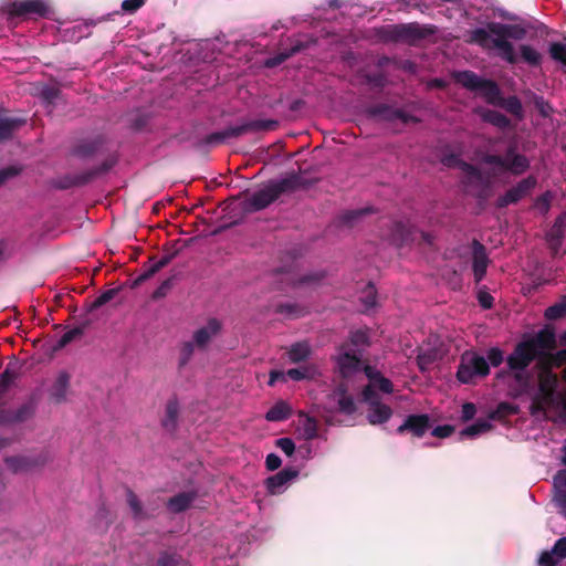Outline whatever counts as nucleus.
<instances>
[{
  "label": "nucleus",
  "mask_w": 566,
  "mask_h": 566,
  "mask_svg": "<svg viewBox=\"0 0 566 566\" xmlns=\"http://www.w3.org/2000/svg\"><path fill=\"white\" fill-rule=\"evenodd\" d=\"M15 174L11 169H3L0 171V184H2L9 176Z\"/></svg>",
  "instance_id": "8fccbe9b"
},
{
  "label": "nucleus",
  "mask_w": 566,
  "mask_h": 566,
  "mask_svg": "<svg viewBox=\"0 0 566 566\" xmlns=\"http://www.w3.org/2000/svg\"><path fill=\"white\" fill-rule=\"evenodd\" d=\"M432 85L440 86L442 85V82L440 80H434L431 82Z\"/></svg>",
  "instance_id": "6e6d98bb"
},
{
  "label": "nucleus",
  "mask_w": 566,
  "mask_h": 566,
  "mask_svg": "<svg viewBox=\"0 0 566 566\" xmlns=\"http://www.w3.org/2000/svg\"><path fill=\"white\" fill-rule=\"evenodd\" d=\"M536 186V179L528 177L522 180L517 186L510 189L501 199L500 206H507L514 203L524 196L528 195Z\"/></svg>",
  "instance_id": "4468645a"
},
{
  "label": "nucleus",
  "mask_w": 566,
  "mask_h": 566,
  "mask_svg": "<svg viewBox=\"0 0 566 566\" xmlns=\"http://www.w3.org/2000/svg\"><path fill=\"white\" fill-rule=\"evenodd\" d=\"M42 95L48 102H51L56 97L57 91L55 88H44Z\"/></svg>",
  "instance_id": "de8ad7c7"
},
{
  "label": "nucleus",
  "mask_w": 566,
  "mask_h": 566,
  "mask_svg": "<svg viewBox=\"0 0 566 566\" xmlns=\"http://www.w3.org/2000/svg\"><path fill=\"white\" fill-rule=\"evenodd\" d=\"M276 446L289 457L292 455L295 450L294 442L289 438H281L276 440Z\"/></svg>",
  "instance_id": "e433bc0d"
},
{
  "label": "nucleus",
  "mask_w": 566,
  "mask_h": 566,
  "mask_svg": "<svg viewBox=\"0 0 566 566\" xmlns=\"http://www.w3.org/2000/svg\"><path fill=\"white\" fill-rule=\"evenodd\" d=\"M221 331V323L217 318H209L206 324L193 332V342L198 347H206Z\"/></svg>",
  "instance_id": "f8f14e48"
},
{
  "label": "nucleus",
  "mask_w": 566,
  "mask_h": 566,
  "mask_svg": "<svg viewBox=\"0 0 566 566\" xmlns=\"http://www.w3.org/2000/svg\"><path fill=\"white\" fill-rule=\"evenodd\" d=\"M310 355V346L307 343H296L289 350V358L292 363L305 360Z\"/></svg>",
  "instance_id": "4be33fe9"
},
{
  "label": "nucleus",
  "mask_w": 566,
  "mask_h": 566,
  "mask_svg": "<svg viewBox=\"0 0 566 566\" xmlns=\"http://www.w3.org/2000/svg\"><path fill=\"white\" fill-rule=\"evenodd\" d=\"M429 363V359L426 355H419L418 356V365L423 370L426 369L427 364Z\"/></svg>",
  "instance_id": "3c124183"
},
{
  "label": "nucleus",
  "mask_w": 566,
  "mask_h": 566,
  "mask_svg": "<svg viewBox=\"0 0 566 566\" xmlns=\"http://www.w3.org/2000/svg\"><path fill=\"white\" fill-rule=\"evenodd\" d=\"M168 258H164L161 259L160 261H158L155 265L151 266V269L149 270L148 275L150 274H154L155 272H157L159 269H161L163 266H165L167 263H168Z\"/></svg>",
  "instance_id": "09e8293b"
},
{
  "label": "nucleus",
  "mask_w": 566,
  "mask_h": 566,
  "mask_svg": "<svg viewBox=\"0 0 566 566\" xmlns=\"http://www.w3.org/2000/svg\"><path fill=\"white\" fill-rule=\"evenodd\" d=\"M553 501L563 514H566V488H554Z\"/></svg>",
  "instance_id": "c756f323"
},
{
  "label": "nucleus",
  "mask_w": 566,
  "mask_h": 566,
  "mask_svg": "<svg viewBox=\"0 0 566 566\" xmlns=\"http://www.w3.org/2000/svg\"><path fill=\"white\" fill-rule=\"evenodd\" d=\"M562 340L566 343V332L562 335Z\"/></svg>",
  "instance_id": "4d7b16f0"
},
{
  "label": "nucleus",
  "mask_w": 566,
  "mask_h": 566,
  "mask_svg": "<svg viewBox=\"0 0 566 566\" xmlns=\"http://www.w3.org/2000/svg\"><path fill=\"white\" fill-rule=\"evenodd\" d=\"M74 334H75V331H72V332L65 333V334L63 335L62 339H61V340H62V344H66V343H69V342L73 338Z\"/></svg>",
  "instance_id": "603ef678"
},
{
  "label": "nucleus",
  "mask_w": 566,
  "mask_h": 566,
  "mask_svg": "<svg viewBox=\"0 0 566 566\" xmlns=\"http://www.w3.org/2000/svg\"><path fill=\"white\" fill-rule=\"evenodd\" d=\"M481 117L484 122L491 123L492 125L500 128H504L509 125L506 117L496 111H483L481 112Z\"/></svg>",
  "instance_id": "393cba45"
},
{
  "label": "nucleus",
  "mask_w": 566,
  "mask_h": 566,
  "mask_svg": "<svg viewBox=\"0 0 566 566\" xmlns=\"http://www.w3.org/2000/svg\"><path fill=\"white\" fill-rule=\"evenodd\" d=\"M337 365L342 376L346 379V382L342 384L334 391V400L337 401L342 412L352 413L355 410V403L352 396L348 395V391L350 390L349 378L353 375L360 374V360L356 354L343 350L337 358Z\"/></svg>",
  "instance_id": "0eeeda50"
},
{
  "label": "nucleus",
  "mask_w": 566,
  "mask_h": 566,
  "mask_svg": "<svg viewBox=\"0 0 566 566\" xmlns=\"http://www.w3.org/2000/svg\"><path fill=\"white\" fill-rule=\"evenodd\" d=\"M563 379L566 381V366H565V369L563 371Z\"/></svg>",
  "instance_id": "13d9d810"
},
{
  "label": "nucleus",
  "mask_w": 566,
  "mask_h": 566,
  "mask_svg": "<svg viewBox=\"0 0 566 566\" xmlns=\"http://www.w3.org/2000/svg\"><path fill=\"white\" fill-rule=\"evenodd\" d=\"M453 432L452 426H439L432 430V436L438 438H447Z\"/></svg>",
  "instance_id": "a19ab883"
},
{
  "label": "nucleus",
  "mask_w": 566,
  "mask_h": 566,
  "mask_svg": "<svg viewBox=\"0 0 566 566\" xmlns=\"http://www.w3.org/2000/svg\"><path fill=\"white\" fill-rule=\"evenodd\" d=\"M369 338L367 329H357L352 333L350 340L353 345L360 346L367 344Z\"/></svg>",
  "instance_id": "f704fd0d"
},
{
  "label": "nucleus",
  "mask_w": 566,
  "mask_h": 566,
  "mask_svg": "<svg viewBox=\"0 0 566 566\" xmlns=\"http://www.w3.org/2000/svg\"><path fill=\"white\" fill-rule=\"evenodd\" d=\"M144 3L145 0H124L122 3V9L127 12H134L143 7Z\"/></svg>",
  "instance_id": "58836bf2"
},
{
  "label": "nucleus",
  "mask_w": 566,
  "mask_h": 566,
  "mask_svg": "<svg viewBox=\"0 0 566 566\" xmlns=\"http://www.w3.org/2000/svg\"><path fill=\"white\" fill-rule=\"evenodd\" d=\"M565 224H566V216L562 214L556 219L554 226L547 233L548 243L555 252L557 251V249L560 244V238L563 235Z\"/></svg>",
  "instance_id": "aec40b11"
},
{
  "label": "nucleus",
  "mask_w": 566,
  "mask_h": 566,
  "mask_svg": "<svg viewBox=\"0 0 566 566\" xmlns=\"http://www.w3.org/2000/svg\"><path fill=\"white\" fill-rule=\"evenodd\" d=\"M525 34L526 30L521 25L492 22L488 24L486 29L473 30L468 41L480 45L484 50L496 51L497 55L507 63L514 64L521 57L530 65H538L541 54L533 46L522 44L518 48V54L509 41L510 39L522 40Z\"/></svg>",
  "instance_id": "7ed1b4c3"
},
{
  "label": "nucleus",
  "mask_w": 566,
  "mask_h": 566,
  "mask_svg": "<svg viewBox=\"0 0 566 566\" xmlns=\"http://www.w3.org/2000/svg\"><path fill=\"white\" fill-rule=\"evenodd\" d=\"M475 415V406L473 403H464L462 406V418L464 420H470Z\"/></svg>",
  "instance_id": "a18cd8bd"
},
{
  "label": "nucleus",
  "mask_w": 566,
  "mask_h": 566,
  "mask_svg": "<svg viewBox=\"0 0 566 566\" xmlns=\"http://www.w3.org/2000/svg\"><path fill=\"white\" fill-rule=\"evenodd\" d=\"M478 298L482 307L490 308L492 306L493 297L489 293L480 291Z\"/></svg>",
  "instance_id": "c03bdc74"
},
{
  "label": "nucleus",
  "mask_w": 566,
  "mask_h": 566,
  "mask_svg": "<svg viewBox=\"0 0 566 566\" xmlns=\"http://www.w3.org/2000/svg\"><path fill=\"white\" fill-rule=\"evenodd\" d=\"M279 193L280 189L276 186L265 187L252 196L251 206L255 210L263 209L274 201Z\"/></svg>",
  "instance_id": "dca6fc26"
},
{
  "label": "nucleus",
  "mask_w": 566,
  "mask_h": 566,
  "mask_svg": "<svg viewBox=\"0 0 566 566\" xmlns=\"http://www.w3.org/2000/svg\"><path fill=\"white\" fill-rule=\"evenodd\" d=\"M195 342H186L181 345L180 348V363L182 365L187 364L193 353Z\"/></svg>",
  "instance_id": "c9c22d12"
},
{
  "label": "nucleus",
  "mask_w": 566,
  "mask_h": 566,
  "mask_svg": "<svg viewBox=\"0 0 566 566\" xmlns=\"http://www.w3.org/2000/svg\"><path fill=\"white\" fill-rule=\"evenodd\" d=\"M394 241L397 242V243H402L405 241V238L402 235L400 237H395L394 238Z\"/></svg>",
  "instance_id": "5fc2aeb1"
},
{
  "label": "nucleus",
  "mask_w": 566,
  "mask_h": 566,
  "mask_svg": "<svg viewBox=\"0 0 566 566\" xmlns=\"http://www.w3.org/2000/svg\"><path fill=\"white\" fill-rule=\"evenodd\" d=\"M364 374L368 379V385L363 391V399L368 405L367 418L371 424L386 422L391 416V409L380 402L377 391L390 394L392 391L391 382L381 376V374L371 367H365Z\"/></svg>",
  "instance_id": "20e7f679"
},
{
  "label": "nucleus",
  "mask_w": 566,
  "mask_h": 566,
  "mask_svg": "<svg viewBox=\"0 0 566 566\" xmlns=\"http://www.w3.org/2000/svg\"><path fill=\"white\" fill-rule=\"evenodd\" d=\"M301 422L304 427V434L307 439H313L317 434L316 421L307 416H301Z\"/></svg>",
  "instance_id": "c85d7f7f"
},
{
  "label": "nucleus",
  "mask_w": 566,
  "mask_h": 566,
  "mask_svg": "<svg viewBox=\"0 0 566 566\" xmlns=\"http://www.w3.org/2000/svg\"><path fill=\"white\" fill-rule=\"evenodd\" d=\"M297 475V470L284 469L279 473L268 478L265 484L269 493L273 495L283 493L289 483L293 481Z\"/></svg>",
  "instance_id": "9b49d317"
},
{
  "label": "nucleus",
  "mask_w": 566,
  "mask_h": 566,
  "mask_svg": "<svg viewBox=\"0 0 566 566\" xmlns=\"http://www.w3.org/2000/svg\"><path fill=\"white\" fill-rule=\"evenodd\" d=\"M67 385L69 377L65 374H61L51 388V396L57 401L63 400L66 394Z\"/></svg>",
  "instance_id": "5701e85b"
},
{
  "label": "nucleus",
  "mask_w": 566,
  "mask_h": 566,
  "mask_svg": "<svg viewBox=\"0 0 566 566\" xmlns=\"http://www.w3.org/2000/svg\"><path fill=\"white\" fill-rule=\"evenodd\" d=\"M555 344L554 332L544 328L534 337L518 344L509 357L507 364L517 384L513 391L515 395H522L530 387V379L524 375V369L533 359L538 358V389L532 401V413H543L547 418L557 416L566 421V389L556 392L558 379L553 373V367H559L566 361V349L552 354Z\"/></svg>",
  "instance_id": "f257e3e1"
},
{
  "label": "nucleus",
  "mask_w": 566,
  "mask_h": 566,
  "mask_svg": "<svg viewBox=\"0 0 566 566\" xmlns=\"http://www.w3.org/2000/svg\"><path fill=\"white\" fill-rule=\"evenodd\" d=\"M127 503H128L134 516L142 517V510H140L139 501L136 497V495L133 494L132 492L127 493Z\"/></svg>",
  "instance_id": "4c0bfd02"
},
{
  "label": "nucleus",
  "mask_w": 566,
  "mask_h": 566,
  "mask_svg": "<svg viewBox=\"0 0 566 566\" xmlns=\"http://www.w3.org/2000/svg\"><path fill=\"white\" fill-rule=\"evenodd\" d=\"M457 82L472 90L486 99L488 103L499 105L511 114L522 117V104L516 97L502 98L500 90L494 82L480 78L474 73L465 71L457 75Z\"/></svg>",
  "instance_id": "39448f33"
},
{
  "label": "nucleus",
  "mask_w": 566,
  "mask_h": 566,
  "mask_svg": "<svg viewBox=\"0 0 566 566\" xmlns=\"http://www.w3.org/2000/svg\"><path fill=\"white\" fill-rule=\"evenodd\" d=\"M192 501V496L187 493H181L169 501V509L172 512H181L186 510Z\"/></svg>",
  "instance_id": "a878e982"
},
{
  "label": "nucleus",
  "mask_w": 566,
  "mask_h": 566,
  "mask_svg": "<svg viewBox=\"0 0 566 566\" xmlns=\"http://www.w3.org/2000/svg\"><path fill=\"white\" fill-rule=\"evenodd\" d=\"M427 416H410L406 422L398 428L399 432L410 430L415 436L421 437L428 429Z\"/></svg>",
  "instance_id": "a211bd4d"
},
{
  "label": "nucleus",
  "mask_w": 566,
  "mask_h": 566,
  "mask_svg": "<svg viewBox=\"0 0 566 566\" xmlns=\"http://www.w3.org/2000/svg\"><path fill=\"white\" fill-rule=\"evenodd\" d=\"M14 375L9 370H6L0 376V423H11L14 421H21L28 417L30 413V408L23 406L15 411L7 410L3 407V395L9 388V386L13 382Z\"/></svg>",
  "instance_id": "1a4fd4ad"
},
{
  "label": "nucleus",
  "mask_w": 566,
  "mask_h": 566,
  "mask_svg": "<svg viewBox=\"0 0 566 566\" xmlns=\"http://www.w3.org/2000/svg\"><path fill=\"white\" fill-rule=\"evenodd\" d=\"M535 105H536V108L538 109V112L543 116H545V117L549 116V114L552 112V107L543 98H536Z\"/></svg>",
  "instance_id": "79ce46f5"
},
{
  "label": "nucleus",
  "mask_w": 566,
  "mask_h": 566,
  "mask_svg": "<svg viewBox=\"0 0 566 566\" xmlns=\"http://www.w3.org/2000/svg\"><path fill=\"white\" fill-rule=\"evenodd\" d=\"M6 463L13 472L27 470L31 465V461L23 455L9 457Z\"/></svg>",
  "instance_id": "bb28decb"
},
{
  "label": "nucleus",
  "mask_w": 566,
  "mask_h": 566,
  "mask_svg": "<svg viewBox=\"0 0 566 566\" xmlns=\"http://www.w3.org/2000/svg\"><path fill=\"white\" fill-rule=\"evenodd\" d=\"M551 55L554 60L560 62L566 65V44L563 43H553L551 45Z\"/></svg>",
  "instance_id": "473e14b6"
},
{
  "label": "nucleus",
  "mask_w": 566,
  "mask_h": 566,
  "mask_svg": "<svg viewBox=\"0 0 566 566\" xmlns=\"http://www.w3.org/2000/svg\"><path fill=\"white\" fill-rule=\"evenodd\" d=\"M473 254V272L475 276V281L480 282L486 272L488 268V255L485 253V249L479 242H474L472 247Z\"/></svg>",
  "instance_id": "2eb2a0df"
},
{
  "label": "nucleus",
  "mask_w": 566,
  "mask_h": 566,
  "mask_svg": "<svg viewBox=\"0 0 566 566\" xmlns=\"http://www.w3.org/2000/svg\"><path fill=\"white\" fill-rule=\"evenodd\" d=\"M566 557V536L559 538L551 552L542 553L539 557L541 566H553L557 560Z\"/></svg>",
  "instance_id": "f3484780"
},
{
  "label": "nucleus",
  "mask_w": 566,
  "mask_h": 566,
  "mask_svg": "<svg viewBox=\"0 0 566 566\" xmlns=\"http://www.w3.org/2000/svg\"><path fill=\"white\" fill-rule=\"evenodd\" d=\"M292 413V407L284 400L276 401L266 412L268 421L276 422L286 420Z\"/></svg>",
  "instance_id": "6ab92c4d"
},
{
  "label": "nucleus",
  "mask_w": 566,
  "mask_h": 566,
  "mask_svg": "<svg viewBox=\"0 0 566 566\" xmlns=\"http://www.w3.org/2000/svg\"><path fill=\"white\" fill-rule=\"evenodd\" d=\"M116 294V291L115 290H108L104 293H102L95 301V305L96 306H101L105 303H107L108 301H111Z\"/></svg>",
  "instance_id": "37998d69"
},
{
  "label": "nucleus",
  "mask_w": 566,
  "mask_h": 566,
  "mask_svg": "<svg viewBox=\"0 0 566 566\" xmlns=\"http://www.w3.org/2000/svg\"><path fill=\"white\" fill-rule=\"evenodd\" d=\"M19 124L12 118H0V139L7 138Z\"/></svg>",
  "instance_id": "2f4dec72"
},
{
  "label": "nucleus",
  "mask_w": 566,
  "mask_h": 566,
  "mask_svg": "<svg viewBox=\"0 0 566 566\" xmlns=\"http://www.w3.org/2000/svg\"><path fill=\"white\" fill-rule=\"evenodd\" d=\"M552 198L553 195L549 191L541 196L535 202L536 210H538L541 213L547 212Z\"/></svg>",
  "instance_id": "72a5a7b5"
},
{
  "label": "nucleus",
  "mask_w": 566,
  "mask_h": 566,
  "mask_svg": "<svg viewBox=\"0 0 566 566\" xmlns=\"http://www.w3.org/2000/svg\"><path fill=\"white\" fill-rule=\"evenodd\" d=\"M431 33H433L431 27L420 25L418 23L400 24L392 28V38L408 43H415Z\"/></svg>",
  "instance_id": "9d476101"
},
{
  "label": "nucleus",
  "mask_w": 566,
  "mask_h": 566,
  "mask_svg": "<svg viewBox=\"0 0 566 566\" xmlns=\"http://www.w3.org/2000/svg\"><path fill=\"white\" fill-rule=\"evenodd\" d=\"M7 444H9V440L0 438V449L4 448Z\"/></svg>",
  "instance_id": "864d4df0"
},
{
  "label": "nucleus",
  "mask_w": 566,
  "mask_h": 566,
  "mask_svg": "<svg viewBox=\"0 0 566 566\" xmlns=\"http://www.w3.org/2000/svg\"><path fill=\"white\" fill-rule=\"evenodd\" d=\"M179 412V403L176 399H170L166 403L165 417L163 419V426L170 429L175 426Z\"/></svg>",
  "instance_id": "412c9836"
},
{
  "label": "nucleus",
  "mask_w": 566,
  "mask_h": 566,
  "mask_svg": "<svg viewBox=\"0 0 566 566\" xmlns=\"http://www.w3.org/2000/svg\"><path fill=\"white\" fill-rule=\"evenodd\" d=\"M281 463H282V461L279 455H276L274 453L268 454L266 460H265V465H266L268 470L274 471L281 467Z\"/></svg>",
  "instance_id": "ea45409f"
},
{
  "label": "nucleus",
  "mask_w": 566,
  "mask_h": 566,
  "mask_svg": "<svg viewBox=\"0 0 566 566\" xmlns=\"http://www.w3.org/2000/svg\"><path fill=\"white\" fill-rule=\"evenodd\" d=\"M375 303H376L375 289H374V286L370 285L368 287L367 298L365 301V304H366V307H371L375 305Z\"/></svg>",
  "instance_id": "49530a36"
},
{
  "label": "nucleus",
  "mask_w": 566,
  "mask_h": 566,
  "mask_svg": "<svg viewBox=\"0 0 566 566\" xmlns=\"http://www.w3.org/2000/svg\"><path fill=\"white\" fill-rule=\"evenodd\" d=\"M476 159L486 170V174H483L475 167L462 161L455 155L446 156L442 161L446 166L460 168L465 190L478 197H483L485 195L491 175L496 176L505 172L518 175L525 171L530 165L526 157L514 153L513 147L507 149L504 157L479 151L476 154Z\"/></svg>",
  "instance_id": "f03ea898"
},
{
  "label": "nucleus",
  "mask_w": 566,
  "mask_h": 566,
  "mask_svg": "<svg viewBox=\"0 0 566 566\" xmlns=\"http://www.w3.org/2000/svg\"><path fill=\"white\" fill-rule=\"evenodd\" d=\"M503 361V353L497 348L488 352V360L475 353L467 352L461 357L457 373L458 379L463 384L472 382L476 377L489 374V363L499 366Z\"/></svg>",
  "instance_id": "423d86ee"
},
{
  "label": "nucleus",
  "mask_w": 566,
  "mask_h": 566,
  "mask_svg": "<svg viewBox=\"0 0 566 566\" xmlns=\"http://www.w3.org/2000/svg\"><path fill=\"white\" fill-rule=\"evenodd\" d=\"M491 429L489 421H478L461 431L463 438H475Z\"/></svg>",
  "instance_id": "b1692460"
},
{
  "label": "nucleus",
  "mask_w": 566,
  "mask_h": 566,
  "mask_svg": "<svg viewBox=\"0 0 566 566\" xmlns=\"http://www.w3.org/2000/svg\"><path fill=\"white\" fill-rule=\"evenodd\" d=\"M158 566H189V564L177 555L166 554L159 558Z\"/></svg>",
  "instance_id": "7c9ffc66"
},
{
  "label": "nucleus",
  "mask_w": 566,
  "mask_h": 566,
  "mask_svg": "<svg viewBox=\"0 0 566 566\" xmlns=\"http://www.w3.org/2000/svg\"><path fill=\"white\" fill-rule=\"evenodd\" d=\"M6 11L10 17H46L50 8L44 0H13Z\"/></svg>",
  "instance_id": "6e6552de"
},
{
  "label": "nucleus",
  "mask_w": 566,
  "mask_h": 566,
  "mask_svg": "<svg viewBox=\"0 0 566 566\" xmlns=\"http://www.w3.org/2000/svg\"><path fill=\"white\" fill-rule=\"evenodd\" d=\"M566 314V302L554 304L545 311V316L548 319H557Z\"/></svg>",
  "instance_id": "cd10ccee"
},
{
  "label": "nucleus",
  "mask_w": 566,
  "mask_h": 566,
  "mask_svg": "<svg viewBox=\"0 0 566 566\" xmlns=\"http://www.w3.org/2000/svg\"><path fill=\"white\" fill-rule=\"evenodd\" d=\"M318 374L314 366H301L298 368L289 369L286 373L271 371L269 385L273 386L279 379H284L286 376L293 380L313 379Z\"/></svg>",
  "instance_id": "ddd939ff"
}]
</instances>
